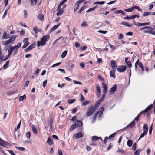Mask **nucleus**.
<instances>
[{"label":"nucleus","mask_w":155,"mask_h":155,"mask_svg":"<svg viewBox=\"0 0 155 155\" xmlns=\"http://www.w3.org/2000/svg\"><path fill=\"white\" fill-rule=\"evenodd\" d=\"M31 136V133L30 132H28L26 134V136L27 137V138L28 139H30V137Z\"/></svg>","instance_id":"38"},{"label":"nucleus","mask_w":155,"mask_h":155,"mask_svg":"<svg viewBox=\"0 0 155 155\" xmlns=\"http://www.w3.org/2000/svg\"><path fill=\"white\" fill-rule=\"evenodd\" d=\"M61 23H59L56 25L54 26L50 30L49 32L50 33L53 32L54 30H55L60 25Z\"/></svg>","instance_id":"14"},{"label":"nucleus","mask_w":155,"mask_h":155,"mask_svg":"<svg viewBox=\"0 0 155 155\" xmlns=\"http://www.w3.org/2000/svg\"><path fill=\"white\" fill-rule=\"evenodd\" d=\"M151 14V12H144L143 16H148Z\"/></svg>","instance_id":"37"},{"label":"nucleus","mask_w":155,"mask_h":155,"mask_svg":"<svg viewBox=\"0 0 155 155\" xmlns=\"http://www.w3.org/2000/svg\"><path fill=\"white\" fill-rule=\"evenodd\" d=\"M86 22H83L81 25V26L83 27H86L88 26Z\"/></svg>","instance_id":"44"},{"label":"nucleus","mask_w":155,"mask_h":155,"mask_svg":"<svg viewBox=\"0 0 155 155\" xmlns=\"http://www.w3.org/2000/svg\"><path fill=\"white\" fill-rule=\"evenodd\" d=\"M98 32L104 34H105L107 32V31H106L99 30L98 31Z\"/></svg>","instance_id":"55"},{"label":"nucleus","mask_w":155,"mask_h":155,"mask_svg":"<svg viewBox=\"0 0 155 155\" xmlns=\"http://www.w3.org/2000/svg\"><path fill=\"white\" fill-rule=\"evenodd\" d=\"M99 139H101L102 140V138L101 137H98L96 136H94L92 138V140L93 141H95Z\"/></svg>","instance_id":"28"},{"label":"nucleus","mask_w":155,"mask_h":155,"mask_svg":"<svg viewBox=\"0 0 155 155\" xmlns=\"http://www.w3.org/2000/svg\"><path fill=\"white\" fill-rule=\"evenodd\" d=\"M14 50V46H11L8 48V55L6 58L7 59L11 56V54Z\"/></svg>","instance_id":"5"},{"label":"nucleus","mask_w":155,"mask_h":155,"mask_svg":"<svg viewBox=\"0 0 155 155\" xmlns=\"http://www.w3.org/2000/svg\"><path fill=\"white\" fill-rule=\"evenodd\" d=\"M80 95L81 98L80 99V101L81 102H82L85 100V98L82 94H81Z\"/></svg>","instance_id":"43"},{"label":"nucleus","mask_w":155,"mask_h":155,"mask_svg":"<svg viewBox=\"0 0 155 155\" xmlns=\"http://www.w3.org/2000/svg\"><path fill=\"white\" fill-rule=\"evenodd\" d=\"M16 38V37L15 36H12L10 37V39L9 40H10V41L12 42V41H14Z\"/></svg>","instance_id":"42"},{"label":"nucleus","mask_w":155,"mask_h":155,"mask_svg":"<svg viewBox=\"0 0 155 155\" xmlns=\"http://www.w3.org/2000/svg\"><path fill=\"white\" fill-rule=\"evenodd\" d=\"M7 12H8L7 10H5V12L4 13V15L2 17L3 19L5 18V17L7 15Z\"/></svg>","instance_id":"60"},{"label":"nucleus","mask_w":155,"mask_h":155,"mask_svg":"<svg viewBox=\"0 0 155 155\" xmlns=\"http://www.w3.org/2000/svg\"><path fill=\"white\" fill-rule=\"evenodd\" d=\"M9 35L6 32H4L2 38L4 39H7L9 38Z\"/></svg>","instance_id":"18"},{"label":"nucleus","mask_w":155,"mask_h":155,"mask_svg":"<svg viewBox=\"0 0 155 155\" xmlns=\"http://www.w3.org/2000/svg\"><path fill=\"white\" fill-rule=\"evenodd\" d=\"M105 2V1H101V2H99V1H96L94 3V4L96 5V4H100V5H102L104 4Z\"/></svg>","instance_id":"30"},{"label":"nucleus","mask_w":155,"mask_h":155,"mask_svg":"<svg viewBox=\"0 0 155 155\" xmlns=\"http://www.w3.org/2000/svg\"><path fill=\"white\" fill-rule=\"evenodd\" d=\"M105 93H104L102 95V97L99 100H101V101H102L104 99L105 97Z\"/></svg>","instance_id":"54"},{"label":"nucleus","mask_w":155,"mask_h":155,"mask_svg":"<svg viewBox=\"0 0 155 155\" xmlns=\"http://www.w3.org/2000/svg\"><path fill=\"white\" fill-rule=\"evenodd\" d=\"M115 70L113 69L112 70L110 71V77H112L114 78H116V76L115 74Z\"/></svg>","instance_id":"17"},{"label":"nucleus","mask_w":155,"mask_h":155,"mask_svg":"<svg viewBox=\"0 0 155 155\" xmlns=\"http://www.w3.org/2000/svg\"><path fill=\"white\" fill-rule=\"evenodd\" d=\"M50 36L48 35H47L43 36L41 38V41H38L37 43V45L38 47H40L41 45L44 46L46 43L49 39Z\"/></svg>","instance_id":"1"},{"label":"nucleus","mask_w":155,"mask_h":155,"mask_svg":"<svg viewBox=\"0 0 155 155\" xmlns=\"http://www.w3.org/2000/svg\"><path fill=\"white\" fill-rule=\"evenodd\" d=\"M123 18L124 19H127V20H130V19H132L131 16V17H129L127 15L126 17H124Z\"/></svg>","instance_id":"64"},{"label":"nucleus","mask_w":155,"mask_h":155,"mask_svg":"<svg viewBox=\"0 0 155 155\" xmlns=\"http://www.w3.org/2000/svg\"><path fill=\"white\" fill-rule=\"evenodd\" d=\"M76 127L75 125L74 124H73L71 127L70 129V130L71 131H73L74 129Z\"/></svg>","instance_id":"40"},{"label":"nucleus","mask_w":155,"mask_h":155,"mask_svg":"<svg viewBox=\"0 0 155 155\" xmlns=\"http://www.w3.org/2000/svg\"><path fill=\"white\" fill-rule=\"evenodd\" d=\"M124 10L127 12H132L133 10V9L132 7L130 8L127 9H124Z\"/></svg>","instance_id":"48"},{"label":"nucleus","mask_w":155,"mask_h":155,"mask_svg":"<svg viewBox=\"0 0 155 155\" xmlns=\"http://www.w3.org/2000/svg\"><path fill=\"white\" fill-rule=\"evenodd\" d=\"M146 134H146V133H145V132H144V133H142V134H141L140 135V137H139V139H138V140H139L140 139H141V138H142L143 137H144V136L145 135H146Z\"/></svg>","instance_id":"49"},{"label":"nucleus","mask_w":155,"mask_h":155,"mask_svg":"<svg viewBox=\"0 0 155 155\" xmlns=\"http://www.w3.org/2000/svg\"><path fill=\"white\" fill-rule=\"evenodd\" d=\"M33 31H35L36 33L38 32H41L42 30L41 29H38L36 26H35L33 28Z\"/></svg>","instance_id":"19"},{"label":"nucleus","mask_w":155,"mask_h":155,"mask_svg":"<svg viewBox=\"0 0 155 155\" xmlns=\"http://www.w3.org/2000/svg\"><path fill=\"white\" fill-rule=\"evenodd\" d=\"M63 12L64 10L62 9H60L57 13V15L58 16L61 15Z\"/></svg>","instance_id":"26"},{"label":"nucleus","mask_w":155,"mask_h":155,"mask_svg":"<svg viewBox=\"0 0 155 155\" xmlns=\"http://www.w3.org/2000/svg\"><path fill=\"white\" fill-rule=\"evenodd\" d=\"M96 89H97V95L98 97H99L100 96V92L101 90L100 89V87L98 85L96 86Z\"/></svg>","instance_id":"9"},{"label":"nucleus","mask_w":155,"mask_h":155,"mask_svg":"<svg viewBox=\"0 0 155 155\" xmlns=\"http://www.w3.org/2000/svg\"><path fill=\"white\" fill-rule=\"evenodd\" d=\"M11 42L10 41V40L8 39V40L6 41H4L2 42V43L3 45L6 46L8 45V44H9Z\"/></svg>","instance_id":"24"},{"label":"nucleus","mask_w":155,"mask_h":155,"mask_svg":"<svg viewBox=\"0 0 155 155\" xmlns=\"http://www.w3.org/2000/svg\"><path fill=\"white\" fill-rule=\"evenodd\" d=\"M75 101V100L74 99L69 100L68 101V103L69 104H71L74 102Z\"/></svg>","instance_id":"52"},{"label":"nucleus","mask_w":155,"mask_h":155,"mask_svg":"<svg viewBox=\"0 0 155 155\" xmlns=\"http://www.w3.org/2000/svg\"><path fill=\"white\" fill-rule=\"evenodd\" d=\"M141 151L142 150L141 149H137L135 152H134V154L135 155H139Z\"/></svg>","instance_id":"29"},{"label":"nucleus","mask_w":155,"mask_h":155,"mask_svg":"<svg viewBox=\"0 0 155 155\" xmlns=\"http://www.w3.org/2000/svg\"><path fill=\"white\" fill-rule=\"evenodd\" d=\"M126 68L125 66H120L118 67L117 70L119 72H124L126 71Z\"/></svg>","instance_id":"4"},{"label":"nucleus","mask_w":155,"mask_h":155,"mask_svg":"<svg viewBox=\"0 0 155 155\" xmlns=\"http://www.w3.org/2000/svg\"><path fill=\"white\" fill-rule=\"evenodd\" d=\"M26 97L25 95L23 96H20L19 97V100L20 101H22L24 99L26 98Z\"/></svg>","instance_id":"33"},{"label":"nucleus","mask_w":155,"mask_h":155,"mask_svg":"<svg viewBox=\"0 0 155 155\" xmlns=\"http://www.w3.org/2000/svg\"><path fill=\"white\" fill-rule=\"evenodd\" d=\"M135 125V123L134 121H132L131 122L130 124L129 125L127 126L126 127V128L128 127L129 126H130L131 127H133Z\"/></svg>","instance_id":"41"},{"label":"nucleus","mask_w":155,"mask_h":155,"mask_svg":"<svg viewBox=\"0 0 155 155\" xmlns=\"http://www.w3.org/2000/svg\"><path fill=\"white\" fill-rule=\"evenodd\" d=\"M148 127L147 124H145L143 126V132H145L146 134H147L148 132Z\"/></svg>","instance_id":"10"},{"label":"nucleus","mask_w":155,"mask_h":155,"mask_svg":"<svg viewBox=\"0 0 155 155\" xmlns=\"http://www.w3.org/2000/svg\"><path fill=\"white\" fill-rule=\"evenodd\" d=\"M21 123V121L20 120V122H19V123H18V125L17 126V128H15V131H17V130L18 129H19V128L20 127Z\"/></svg>","instance_id":"39"},{"label":"nucleus","mask_w":155,"mask_h":155,"mask_svg":"<svg viewBox=\"0 0 155 155\" xmlns=\"http://www.w3.org/2000/svg\"><path fill=\"white\" fill-rule=\"evenodd\" d=\"M37 18L39 20L42 21L44 19V15L42 14H39L38 15Z\"/></svg>","instance_id":"22"},{"label":"nucleus","mask_w":155,"mask_h":155,"mask_svg":"<svg viewBox=\"0 0 155 155\" xmlns=\"http://www.w3.org/2000/svg\"><path fill=\"white\" fill-rule=\"evenodd\" d=\"M127 63V64L128 66L130 68L132 66L130 61H128Z\"/></svg>","instance_id":"58"},{"label":"nucleus","mask_w":155,"mask_h":155,"mask_svg":"<svg viewBox=\"0 0 155 155\" xmlns=\"http://www.w3.org/2000/svg\"><path fill=\"white\" fill-rule=\"evenodd\" d=\"M82 137L83 134L81 132H79L74 134L73 136V137L77 139Z\"/></svg>","instance_id":"6"},{"label":"nucleus","mask_w":155,"mask_h":155,"mask_svg":"<svg viewBox=\"0 0 155 155\" xmlns=\"http://www.w3.org/2000/svg\"><path fill=\"white\" fill-rule=\"evenodd\" d=\"M133 10L135 9H137L139 11H141V9L138 6H132Z\"/></svg>","instance_id":"47"},{"label":"nucleus","mask_w":155,"mask_h":155,"mask_svg":"<svg viewBox=\"0 0 155 155\" xmlns=\"http://www.w3.org/2000/svg\"><path fill=\"white\" fill-rule=\"evenodd\" d=\"M115 134H116L115 133H114L110 135L109 136V138L110 139L112 137H114Z\"/></svg>","instance_id":"61"},{"label":"nucleus","mask_w":155,"mask_h":155,"mask_svg":"<svg viewBox=\"0 0 155 155\" xmlns=\"http://www.w3.org/2000/svg\"><path fill=\"white\" fill-rule=\"evenodd\" d=\"M76 127H81L82 126L83 124L82 122L80 121H77L74 124Z\"/></svg>","instance_id":"12"},{"label":"nucleus","mask_w":155,"mask_h":155,"mask_svg":"<svg viewBox=\"0 0 155 155\" xmlns=\"http://www.w3.org/2000/svg\"><path fill=\"white\" fill-rule=\"evenodd\" d=\"M121 24L123 25L128 27H130L132 25H131L130 24L128 23L125 22H122Z\"/></svg>","instance_id":"23"},{"label":"nucleus","mask_w":155,"mask_h":155,"mask_svg":"<svg viewBox=\"0 0 155 155\" xmlns=\"http://www.w3.org/2000/svg\"><path fill=\"white\" fill-rule=\"evenodd\" d=\"M138 65L141 68V69L142 71H144V68L141 62H139L138 63Z\"/></svg>","instance_id":"31"},{"label":"nucleus","mask_w":155,"mask_h":155,"mask_svg":"<svg viewBox=\"0 0 155 155\" xmlns=\"http://www.w3.org/2000/svg\"><path fill=\"white\" fill-rule=\"evenodd\" d=\"M47 81L46 80H45L43 82V87L45 88L47 83Z\"/></svg>","instance_id":"50"},{"label":"nucleus","mask_w":155,"mask_h":155,"mask_svg":"<svg viewBox=\"0 0 155 155\" xmlns=\"http://www.w3.org/2000/svg\"><path fill=\"white\" fill-rule=\"evenodd\" d=\"M97 6H94V7H93L92 8H89L86 11V12H91V11L94 10L96 8V7Z\"/></svg>","instance_id":"35"},{"label":"nucleus","mask_w":155,"mask_h":155,"mask_svg":"<svg viewBox=\"0 0 155 155\" xmlns=\"http://www.w3.org/2000/svg\"><path fill=\"white\" fill-rule=\"evenodd\" d=\"M111 65L113 70L116 69L117 66L115 61H112L111 62Z\"/></svg>","instance_id":"15"},{"label":"nucleus","mask_w":155,"mask_h":155,"mask_svg":"<svg viewBox=\"0 0 155 155\" xmlns=\"http://www.w3.org/2000/svg\"><path fill=\"white\" fill-rule=\"evenodd\" d=\"M151 28L150 27L148 26H145L144 27L142 28H141V30L145 29H150Z\"/></svg>","instance_id":"62"},{"label":"nucleus","mask_w":155,"mask_h":155,"mask_svg":"<svg viewBox=\"0 0 155 155\" xmlns=\"http://www.w3.org/2000/svg\"><path fill=\"white\" fill-rule=\"evenodd\" d=\"M7 151L9 152V153L11 155H16L13 152V151L11 150H8Z\"/></svg>","instance_id":"51"},{"label":"nucleus","mask_w":155,"mask_h":155,"mask_svg":"<svg viewBox=\"0 0 155 155\" xmlns=\"http://www.w3.org/2000/svg\"><path fill=\"white\" fill-rule=\"evenodd\" d=\"M28 38H25L23 40V42L24 43V44L22 47V48H26L29 44L28 41Z\"/></svg>","instance_id":"7"},{"label":"nucleus","mask_w":155,"mask_h":155,"mask_svg":"<svg viewBox=\"0 0 155 155\" xmlns=\"http://www.w3.org/2000/svg\"><path fill=\"white\" fill-rule=\"evenodd\" d=\"M47 143L49 145H51L53 144L52 140L50 137H48V140L47 141Z\"/></svg>","instance_id":"21"},{"label":"nucleus","mask_w":155,"mask_h":155,"mask_svg":"<svg viewBox=\"0 0 155 155\" xmlns=\"http://www.w3.org/2000/svg\"><path fill=\"white\" fill-rule=\"evenodd\" d=\"M103 87V92L106 93L107 91V88L106 85L104 82L102 83Z\"/></svg>","instance_id":"16"},{"label":"nucleus","mask_w":155,"mask_h":155,"mask_svg":"<svg viewBox=\"0 0 155 155\" xmlns=\"http://www.w3.org/2000/svg\"><path fill=\"white\" fill-rule=\"evenodd\" d=\"M134 23L135 24V25H137L138 26H144L146 25H149L150 23L149 22H147V23H141L139 22H137L136 23L135 22H134Z\"/></svg>","instance_id":"8"},{"label":"nucleus","mask_w":155,"mask_h":155,"mask_svg":"<svg viewBox=\"0 0 155 155\" xmlns=\"http://www.w3.org/2000/svg\"><path fill=\"white\" fill-rule=\"evenodd\" d=\"M90 103V101L87 100H85L82 104V106H84L87 105Z\"/></svg>","instance_id":"32"},{"label":"nucleus","mask_w":155,"mask_h":155,"mask_svg":"<svg viewBox=\"0 0 155 155\" xmlns=\"http://www.w3.org/2000/svg\"><path fill=\"white\" fill-rule=\"evenodd\" d=\"M31 129L33 133L35 134H37V131L36 130V127L34 125H32L31 126Z\"/></svg>","instance_id":"20"},{"label":"nucleus","mask_w":155,"mask_h":155,"mask_svg":"<svg viewBox=\"0 0 155 155\" xmlns=\"http://www.w3.org/2000/svg\"><path fill=\"white\" fill-rule=\"evenodd\" d=\"M16 148L18 150H20L21 151H24L25 150V149L23 147H16Z\"/></svg>","instance_id":"46"},{"label":"nucleus","mask_w":155,"mask_h":155,"mask_svg":"<svg viewBox=\"0 0 155 155\" xmlns=\"http://www.w3.org/2000/svg\"><path fill=\"white\" fill-rule=\"evenodd\" d=\"M133 143V141L131 140H128L127 142V145L129 147H131Z\"/></svg>","instance_id":"25"},{"label":"nucleus","mask_w":155,"mask_h":155,"mask_svg":"<svg viewBox=\"0 0 155 155\" xmlns=\"http://www.w3.org/2000/svg\"><path fill=\"white\" fill-rule=\"evenodd\" d=\"M139 18V16L137 15H133L132 16H131V18L132 19H134V18Z\"/></svg>","instance_id":"59"},{"label":"nucleus","mask_w":155,"mask_h":155,"mask_svg":"<svg viewBox=\"0 0 155 155\" xmlns=\"http://www.w3.org/2000/svg\"><path fill=\"white\" fill-rule=\"evenodd\" d=\"M0 141L4 145H8V146L10 145V144L8 142H6L5 141L3 140L2 139L0 138Z\"/></svg>","instance_id":"27"},{"label":"nucleus","mask_w":155,"mask_h":155,"mask_svg":"<svg viewBox=\"0 0 155 155\" xmlns=\"http://www.w3.org/2000/svg\"><path fill=\"white\" fill-rule=\"evenodd\" d=\"M96 110L93 107V105H91L87 109L86 115L87 116L91 115Z\"/></svg>","instance_id":"2"},{"label":"nucleus","mask_w":155,"mask_h":155,"mask_svg":"<svg viewBox=\"0 0 155 155\" xmlns=\"http://www.w3.org/2000/svg\"><path fill=\"white\" fill-rule=\"evenodd\" d=\"M136 148V143H134L133 145L132 149L134 150H135Z\"/></svg>","instance_id":"56"},{"label":"nucleus","mask_w":155,"mask_h":155,"mask_svg":"<svg viewBox=\"0 0 155 155\" xmlns=\"http://www.w3.org/2000/svg\"><path fill=\"white\" fill-rule=\"evenodd\" d=\"M35 45L34 44H31L28 47L25 49V51L26 52H28L29 50H31L35 47Z\"/></svg>","instance_id":"11"},{"label":"nucleus","mask_w":155,"mask_h":155,"mask_svg":"<svg viewBox=\"0 0 155 155\" xmlns=\"http://www.w3.org/2000/svg\"><path fill=\"white\" fill-rule=\"evenodd\" d=\"M21 43H18L17 45L14 46V49H15L16 50L18 49L21 46Z\"/></svg>","instance_id":"34"},{"label":"nucleus","mask_w":155,"mask_h":155,"mask_svg":"<svg viewBox=\"0 0 155 155\" xmlns=\"http://www.w3.org/2000/svg\"><path fill=\"white\" fill-rule=\"evenodd\" d=\"M117 89V85L114 84L112 87L110 89L108 90V92L110 95H112L114 94Z\"/></svg>","instance_id":"3"},{"label":"nucleus","mask_w":155,"mask_h":155,"mask_svg":"<svg viewBox=\"0 0 155 155\" xmlns=\"http://www.w3.org/2000/svg\"><path fill=\"white\" fill-rule=\"evenodd\" d=\"M73 81L75 84H81L82 83L81 82L77 81L76 80H73Z\"/></svg>","instance_id":"57"},{"label":"nucleus","mask_w":155,"mask_h":155,"mask_svg":"<svg viewBox=\"0 0 155 155\" xmlns=\"http://www.w3.org/2000/svg\"><path fill=\"white\" fill-rule=\"evenodd\" d=\"M67 51H64L62 54L61 56L63 58H64L67 54Z\"/></svg>","instance_id":"36"},{"label":"nucleus","mask_w":155,"mask_h":155,"mask_svg":"<svg viewBox=\"0 0 155 155\" xmlns=\"http://www.w3.org/2000/svg\"><path fill=\"white\" fill-rule=\"evenodd\" d=\"M61 64V62H58V63H56L55 64H53V65H52L51 66L52 67H55L56 66H58V65H60V64Z\"/></svg>","instance_id":"53"},{"label":"nucleus","mask_w":155,"mask_h":155,"mask_svg":"<svg viewBox=\"0 0 155 155\" xmlns=\"http://www.w3.org/2000/svg\"><path fill=\"white\" fill-rule=\"evenodd\" d=\"M85 8V6H82L80 9L79 11V13H81V12H82V10H83Z\"/></svg>","instance_id":"63"},{"label":"nucleus","mask_w":155,"mask_h":155,"mask_svg":"<svg viewBox=\"0 0 155 155\" xmlns=\"http://www.w3.org/2000/svg\"><path fill=\"white\" fill-rule=\"evenodd\" d=\"M109 46H110V48L113 50H115L116 49V47L111 45L110 43H109Z\"/></svg>","instance_id":"45"},{"label":"nucleus","mask_w":155,"mask_h":155,"mask_svg":"<svg viewBox=\"0 0 155 155\" xmlns=\"http://www.w3.org/2000/svg\"><path fill=\"white\" fill-rule=\"evenodd\" d=\"M101 100H99L97 101L96 103L94 106L93 107L96 110L97 107L99 106L100 104L101 103L102 101H101Z\"/></svg>","instance_id":"13"}]
</instances>
